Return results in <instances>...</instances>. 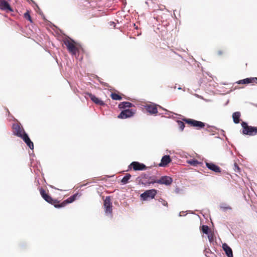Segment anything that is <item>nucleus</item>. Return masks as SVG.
Returning <instances> with one entry per match:
<instances>
[{
  "instance_id": "1",
  "label": "nucleus",
  "mask_w": 257,
  "mask_h": 257,
  "mask_svg": "<svg viewBox=\"0 0 257 257\" xmlns=\"http://www.w3.org/2000/svg\"><path fill=\"white\" fill-rule=\"evenodd\" d=\"M242 127V133L244 135L253 136L257 134V127L249 126L247 123L242 121L241 123Z\"/></svg>"
},
{
  "instance_id": "2",
  "label": "nucleus",
  "mask_w": 257,
  "mask_h": 257,
  "mask_svg": "<svg viewBox=\"0 0 257 257\" xmlns=\"http://www.w3.org/2000/svg\"><path fill=\"white\" fill-rule=\"evenodd\" d=\"M64 44L67 47L68 51L72 55H75L78 51V49L76 47V42L72 39H70L64 40Z\"/></svg>"
},
{
  "instance_id": "3",
  "label": "nucleus",
  "mask_w": 257,
  "mask_h": 257,
  "mask_svg": "<svg viewBox=\"0 0 257 257\" xmlns=\"http://www.w3.org/2000/svg\"><path fill=\"white\" fill-rule=\"evenodd\" d=\"M104 207L105 215L110 218H112V205L110 196H106L104 200Z\"/></svg>"
},
{
  "instance_id": "4",
  "label": "nucleus",
  "mask_w": 257,
  "mask_h": 257,
  "mask_svg": "<svg viewBox=\"0 0 257 257\" xmlns=\"http://www.w3.org/2000/svg\"><path fill=\"white\" fill-rule=\"evenodd\" d=\"M157 194V190L153 189L148 190L141 194V199L143 200H147L149 199H153Z\"/></svg>"
},
{
  "instance_id": "5",
  "label": "nucleus",
  "mask_w": 257,
  "mask_h": 257,
  "mask_svg": "<svg viewBox=\"0 0 257 257\" xmlns=\"http://www.w3.org/2000/svg\"><path fill=\"white\" fill-rule=\"evenodd\" d=\"M172 182L173 180L171 177L167 176H162L159 179L155 180V181H152V183H158L168 186L170 185Z\"/></svg>"
},
{
  "instance_id": "6",
  "label": "nucleus",
  "mask_w": 257,
  "mask_h": 257,
  "mask_svg": "<svg viewBox=\"0 0 257 257\" xmlns=\"http://www.w3.org/2000/svg\"><path fill=\"white\" fill-rule=\"evenodd\" d=\"M77 193H75L72 196L69 197L68 198H67L66 200H64L63 202H62L61 203H59V201H58L57 200L56 204H55V207L56 208H61L64 207L66 204L68 203H71L73 202L76 198L77 196Z\"/></svg>"
},
{
  "instance_id": "7",
  "label": "nucleus",
  "mask_w": 257,
  "mask_h": 257,
  "mask_svg": "<svg viewBox=\"0 0 257 257\" xmlns=\"http://www.w3.org/2000/svg\"><path fill=\"white\" fill-rule=\"evenodd\" d=\"M13 134L18 137L22 138L24 132H25L20 123H14L13 125Z\"/></svg>"
},
{
  "instance_id": "8",
  "label": "nucleus",
  "mask_w": 257,
  "mask_h": 257,
  "mask_svg": "<svg viewBox=\"0 0 257 257\" xmlns=\"http://www.w3.org/2000/svg\"><path fill=\"white\" fill-rule=\"evenodd\" d=\"M40 192L42 197L46 201L55 206V204H56L57 203V200L53 199L50 196L48 195L42 188L40 189Z\"/></svg>"
},
{
  "instance_id": "9",
  "label": "nucleus",
  "mask_w": 257,
  "mask_h": 257,
  "mask_svg": "<svg viewBox=\"0 0 257 257\" xmlns=\"http://www.w3.org/2000/svg\"><path fill=\"white\" fill-rule=\"evenodd\" d=\"M152 181H155L153 177H149L147 175H144L141 176L140 182L145 186H149L151 184H154L152 183Z\"/></svg>"
},
{
  "instance_id": "10",
  "label": "nucleus",
  "mask_w": 257,
  "mask_h": 257,
  "mask_svg": "<svg viewBox=\"0 0 257 257\" xmlns=\"http://www.w3.org/2000/svg\"><path fill=\"white\" fill-rule=\"evenodd\" d=\"M135 112L133 111L132 109H125L121 111L118 115V118L121 119H125L133 116Z\"/></svg>"
},
{
  "instance_id": "11",
  "label": "nucleus",
  "mask_w": 257,
  "mask_h": 257,
  "mask_svg": "<svg viewBox=\"0 0 257 257\" xmlns=\"http://www.w3.org/2000/svg\"><path fill=\"white\" fill-rule=\"evenodd\" d=\"M86 95L88 96L90 99L95 104L99 105L100 106H103L105 105V103L104 102V101L99 99L94 95L89 92L86 93Z\"/></svg>"
},
{
  "instance_id": "12",
  "label": "nucleus",
  "mask_w": 257,
  "mask_h": 257,
  "mask_svg": "<svg viewBox=\"0 0 257 257\" xmlns=\"http://www.w3.org/2000/svg\"><path fill=\"white\" fill-rule=\"evenodd\" d=\"M21 138L23 139V140L24 141V142L27 144V145L29 147L30 149L33 150V143L31 141L28 135L26 132H24L23 137Z\"/></svg>"
},
{
  "instance_id": "13",
  "label": "nucleus",
  "mask_w": 257,
  "mask_h": 257,
  "mask_svg": "<svg viewBox=\"0 0 257 257\" xmlns=\"http://www.w3.org/2000/svg\"><path fill=\"white\" fill-rule=\"evenodd\" d=\"M130 166H132L133 169L135 171L144 170L146 169V166L144 164L138 162H133Z\"/></svg>"
},
{
  "instance_id": "14",
  "label": "nucleus",
  "mask_w": 257,
  "mask_h": 257,
  "mask_svg": "<svg viewBox=\"0 0 257 257\" xmlns=\"http://www.w3.org/2000/svg\"><path fill=\"white\" fill-rule=\"evenodd\" d=\"M205 165L208 169L215 173L221 172V169L220 167L212 163H209L205 161Z\"/></svg>"
},
{
  "instance_id": "15",
  "label": "nucleus",
  "mask_w": 257,
  "mask_h": 257,
  "mask_svg": "<svg viewBox=\"0 0 257 257\" xmlns=\"http://www.w3.org/2000/svg\"><path fill=\"white\" fill-rule=\"evenodd\" d=\"M0 9L3 11L13 12V10L9 4L5 0L0 1Z\"/></svg>"
},
{
  "instance_id": "16",
  "label": "nucleus",
  "mask_w": 257,
  "mask_h": 257,
  "mask_svg": "<svg viewBox=\"0 0 257 257\" xmlns=\"http://www.w3.org/2000/svg\"><path fill=\"white\" fill-rule=\"evenodd\" d=\"M171 162V159L170 156L165 155L162 158L161 162L159 164V166L160 167H165Z\"/></svg>"
},
{
  "instance_id": "17",
  "label": "nucleus",
  "mask_w": 257,
  "mask_h": 257,
  "mask_svg": "<svg viewBox=\"0 0 257 257\" xmlns=\"http://www.w3.org/2000/svg\"><path fill=\"white\" fill-rule=\"evenodd\" d=\"M146 110L152 114H156L158 112V109L156 106L151 104H148L145 106Z\"/></svg>"
},
{
  "instance_id": "18",
  "label": "nucleus",
  "mask_w": 257,
  "mask_h": 257,
  "mask_svg": "<svg viewBox=\"0 0 257 257\" xmlns=\"http://www.w3.org/2000/svg\"><path fill=\"white\" fill-rule=\"evenodd\" d=\"M222 248L227 257H233L232 249L226 243L222 244Z\"/></svg>"
},
{
  "instance_id": "19",
  "label": "nucleus",
  "mask_w": 257,
  "mask_h": 257,
  "mask_svg": "<svg viewBox=\"0 0 257 257\" xmlns=\"http://www.w3.org/2000/svg\"><path fill=\"white\" fill-rule=\"evenodd\" d=\"M257 82V78L253 77V78H246L245 79H243L242 80H240L237 82L238 84H248L253 82Z\"/></svg>"
},
{
  "instance_id": "20",
  "label": "nucleus",
  "mask_w": 257,
  "mask_h": 257,
  "mask_svg": "<svg viewBox=\"0 0 257 257\" xmlns=\"http://www.w3.org/2000/svg\"><path fill=\"white\" fill-rule=\"evenodd\" d=\"M134 105L128 101H123L120 102L118 105V108L120 109H125L126 108L132 107Z\"/></svg>"
},
{
  "instance_id": "21",
  "label": "nucleus",
  "mask_w": 257,
  "mask_h": 257,
  "mask_svg": "<svg viewBox=\"0 0 257 257\" xmlns=\"http://www.w3.org/2000/svg\"><path fill=\"white\" fill-rule=\"evenodd\" d=\"M240 117V113L238 111H236L234 112L232 114V118L233 120V122L237 124L239 122V118Z\"/></svg>"
},
{
  "instance_id": "22",
  "label": "nucleus",
  "mask_w": 257,
  "mask_h": 257,
  "mask_svg": "<svg viewBox=\"0 0 257 257\" xmlns=\"http://www.w3.org/2000/svg\"><path fill=\"white\" fill-rule=\"evenodd\" d=\"M131 177V175L130 174H126L121 179V183L122 184H126L128 183V180L130 179Z\"/></svg>"
},
{
  "instance_id": "23",
  "label": "nucleus",
  "mask_w": 257,
  "mask_h": 257,
  "mask_svg": "<svg viewBox=\"0 0 257 257\" xmlns=\"http://www.w3.org/2000/svg\"><path fill=\"white\" fill-rule=\"evenodd\" d=\"M205 126V123L198 120H195L193 127H197L198 128H201Z\"/></svg>"
},
{
  "instance_id": "24",
  "label": "nucleus",
  "mask_w": 257,
  "mask_h": 257,
  "mask_svg": "<svg viewBox=\"0 0 257 257\" xmlns=\"http://www.w3.org/2000/svg\"><path fill=\"white\" fill-rule=\"evenodd\" d=\"M111 97L113 100H120L122 99V97L119 95L115 93H111Z\"/></svg>"
},
{
  "instance_id": "25",
  "label": "nucleus",
  "mask_w": 257,
  "mask_h": 257,
  "mask_svg": "<svg viewBox=\"0 0 257 257\" xmlns=\"http://www.w3.org/2000/svg\"><path fill=\"white\" fill-rule=\"evenodd\" d=\"M183 120L186 123L190 124L191 126H194V122L196 120L190 118H184L183 119Z\"/></svg>"
},
{
  "instance_id": "26",
  "label": "nucleus",
  "mask_w": 257,
  "mask_h": 257,
  "mask_svg": "<svg viewBox=\"0 0 257 257\" xmlns=\"http://www.w3.org/2000/svg\"><path fill=\"white\" fill-rule=\"evenodd\" d=\"M220 207L223 211H226L227 210H231V208L229 206H228L226 204H224V203L220 204Z\"/></svg>"
},
{
  "instance_id": "27",
  "label": "nucleus",
  "mask_w": 257,
  "mask_h": 257,
  "mask_svg": "<svg viewBox=\"0 0 257 257\" xmlns=\"http://www.w3.org/2000/svg\"><path fill=\"white\" fill-rule=\"evenodd\" d=\"M177 123L178 124L180 130L181 131H183L184 130V127H185L184 123H183V121H182L181 120H177Z\"/></svg>"
},
{
  "instance_id": "28",
  "label": "nucleus",
  "mask_w": 257,
  "mask_h": 257,
  "mask_svg": "<svg viewBox=\"0 0 257 257\" xmlns=\"http://www.w3.org/2000/svg\"><path fill=\"white\" fill-rule=\"evenodd\" d=\"M202 231L203 233L207 234L209 232V227L207 225H203L202 226Z\"/></svg>"
},
{
  "instance_id": "29",
  "label": "nucleus",
  "mask_w": 257,
  "mask_h": 257,
  "mask_svg": "<svg viewBox=\"0 0 257 257\" xmlns=\"http://www.w3.org/2000/svg\"><path fill=\"white\" fill-rule=\"evenodd\" d=\"M188 163L191 165L196 166L199 162L196 160H191L188 161Z\"/></svg>"
},
{
  "instance_id": "30",
  "label": "nucleus",
  "mask_w": 257,
  "mask_h": 257,
  "mask_svg": "<svg viewBox=\"0 0 257 257\" xmlns=\"http://www.w3.org/2000/svg\"><path fill=\"white\" fill-rule=\"evenodd\" d=\"M24 17L27 19L28 20H29L30 22H32V19H31V16L30 15V14L29 13V12L27 11L26 13H25L24 14Z\"/></svg>"
},
{
  "instance_id": "31",
  "label": "nucleus",
  "mask_w": 257,
  "mask_h": 257,
  "mask_svg": "<svg viewBox=\"0 0 257 257\" xmlns=\"http://www.w3.org/2000/svg\"><path fill=\"white\" fill-rule=\"evenodd\" d=\"M175 192L177 194H183L184 193V190L179 188H176L175 190Z\"/></svg>"
},
{
  "instance_id": "32",
  "label": "nucleus",
  "mask_w": 257,
  "mask_h": 257,
  "mask_svg": "<svg viewBox=\"0 0 257 257\" xmlns=\"http://www.w3.org/2000/svg\"><path fill=\"white\" fill-rule=\"evenodd\" d=\"M234 170L235 172H239L240 171V168H239L238 166L237 165V164L235 163L234 164Z\"/></svg>"
},
{
  "instance_id": "33",
  "label": "nucleus",
  "mask_w": 257,
  "mask_h": 257,
  "mask_svg": "<svg viewBox=\"0 0 257 257\" xmlns=\"http://www.w3.org/2000/svg\"><path fill=\"white\" fill-rule=\"evenodd\" d=\"M208 239H209V241L211 242L212 241H213V235H209L208 236Z\"/></svg>"
},
{
  "instance_id": "34",
  "label": "nucleus",
  "mask_w": 257,
  "mask_h": 257,
  "mask_svg": "<svg viewBox=\"0 0 257 257\" xmlns=\"http://www.w3.org/2000/svg\"><path fill=\"white\" fill-rule=\"evenodd\" d=\"M27 1H28V2L29 3H31V2H32V3H33L35 6H36V7H37V8L38 10H39V9H39V7L38 6V5H37L36 4H35V3L33 0H27Z\"/></svg>"
},
{
  "instance_id": "35",
  "label": "nucleus",
  "mask_w": 257,
  "mask_h": 257,
  "mask_svg": "<svg viewBox=\"0 0 257 257\" xmlns=\"http://www.w3.org/2000/svg\"><path fill=\"white\" fill-rule=\"evenodd\" d=\"M223 52L221 50H219L217 51V54L219 55V56H220L222 54Z\"/></svg>"
},
{
  "instance_id": "36",
  "label": "nucleus",
  "mask_w": 257,
  "mask_h": 257,
  "mask_svg": "<svg viewBox=\"0 0 257 257\" xmlns=\"http://www.w3.org/2000/svg\"><path fill=\"white\" fill-rule=\"evenodd\" d=\"M162 204L164 206H168V203H167V202H166L165 201H163V202Z\"/></svg>"
},
{
  "instance_id": "37",
  "label": "nucleus",
  "mask_w": 257,
  "mask_h": 257,
  "mask_svg": "<svg viewBox=\"0 0 257 257\" xmlns=\"http://www.w3.org/2000/svg\"><path fill=\"white\" fill-rule=\"evenodd\" d=\"M101 82V83L103 84H104V85H106V86H107V84L106 83H103V82Z\"/></svg>"
},
{
  "instance_id": "38",
  "label": "nucleus",
  "mask_w": 257,
  "mask_h": 257,
  "mask_svg": "<svg viewBox=\"0 0 257 257\" xmlns=\"http://www.w3.org/2000/svg\"><path fill=\"white\" fill-rule=\"evenodd\" d=\"M181 213V212L179 213V215L180 216H182V215Z\"/></svg>"
},
{
  "instance_id": "39",
  "label": "nucleus",
  "mask_w": 257,
  "mask_h": 257,
  "mask_svg": "<svg viewBox=\"0 0 257 257\" xmlns=\"http://www.w3.org/2000/svg\"><path fill=\"white\" fill-rule=\"evenodd\" d=\"M178 89L179 90H180V89H181L182 88H181V87H179Z\"/></svg>"
}]
</instances>
